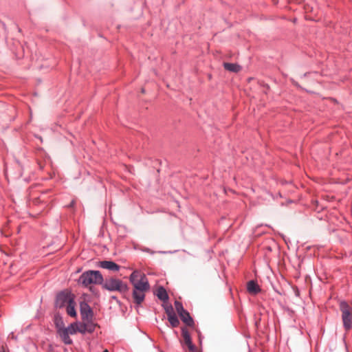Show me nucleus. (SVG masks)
I'll return each mask as SVG.
<instances>
[{
    "label": "nucleus",
    "mask_w": 352,
    "mask_h": 352,
    "mask_svg": "<svg viewBox=\"0 0 352 352\" xmlns=\"http://www.w3.org/2000/svg\"><path fill=\"white\" fill-rule=\"evenodd\" d=\"M102 287L110 292L116 291L121 293L126 292L129 289L125 283H124L121 280L115 278L106 279L104 283L102 284Z\"/></svg>",
    "instance_id": "20e7f679"
},
{
    "label": "nucleus",
    "mask_w": 352,
    "mask_h": 352,
    "mask_svg": "<svg viewBox=\"0 0 352 352\" xmlns=\"http://www.w3.org/2000/svg\"><path fill=\"white\" fill-rule=\"evenodd\" d=\"M59 335L63 341V342L66 344H70L72 342V340L69 336V333H67L65 331H63L62 329H58Z\"/></svg>",
    "instance_id": "2eb2a0df"
},
{
    "label": "nucleus",
    "mask_w": 352,
    "mask_h": 352,
    "mask_svg": "<svg viewBox=\"0 0 352 352\" xmlns=\"http://www.w3.org/2000/svg\"><path fill=\"white\" fill-rule=\"evenodd\" d=\"M223 67L226 70L235 73L240 72L241 69V67L236 63H224Z\"/></svg>",
    "instance_id": "f8f14e48"
},
{
    "label": "nucleus",
    "mask_w": 352,
    "mask_h": 352,
    "mask_svg": "<svg viewBox=\"0 0 352 352\" xmlns=\"http://www.w3.org/2000/svg\"><path fill=\"white\" fill-rule=\"evenodd\" d=\"M74 299V296L68 291H63L60 292L56 299V307L62 308L66 307L68 303L71 302Z\"/></svg>",
    "instance_id": "39448f33"
},
{
    "label": "nucleus",
    "mask_w": 352,
    "mask_h": 352,
    "mask_svg": "<svg viewBox=\"0 0 352 352\" xmlns=\"http://www.w3.org/2000/svg\"><path fill=\"white\" fill-rule=\"evenodd\" d=\"M339 307L344 328L348 331L352 327V306L346 301H341Z\"/></svg>",
    "instance_id": "7ed1b4c3"
},
{
    "label": "nucleus",
    "mask_w": 352,
    "mask_h": 352,
    "mask_svg": "<svg viewBox=\"0 0 352 352\" xmlns=\"http://www.w3.org/2000/svg\"><path fill=\"white\" fill-rule=\"evenodd\" d=\"M104 352H108V350H107V349H105V350L104 351Z\"/></svg>",
    "instance_id": "5701e85b"
},
{
    "label": "nucleus",
    "mask_w": 352,
    "mask_h": 352,
    "mask_svg": "<svg viewBox=\"0 0 352 352\" xmlns=\"http://www.w3.org/2000/svg\"><path fill=\"white\" fill-rule=\"evenodd\" d=\"M248 290L250 293L256 294L259 292L260 289L256 282L250 280L248 283Z\"/></svg>",
    "instance_id": "ddd939ff"
},
{
    "label": "nucleus",
    "mask_w": 352,
    "mask_h": 352,
    "mask_svg": "<svg viewBox=\"0 0 352 352\" xmlns=\"http://www.w3.org/2000/svg\"><path fill=\"white\" fill-rule=\"evenodd\" d=\"M63 331H65L69 334H74L77 331H78V323H72L68 327H60Z\"/></svg>",
    "instance_id": "dca6fc26"
},
{
    "label": "nucleus",
    "mask_w": 352,
    "mask_h": 352,
    "mask_svg": "<svg viewBox=\"0 0 352 352\" xmlns=\"http://www.w3.org/2000/svg\"><path fill=\"white\" fill-rule=\"evenodd\" d=\"M99 266L102 268L111 271L117 272L120 270V266L111 261H103L100 262Z\"/></svg>",
    "instance_id": "9d476101"
},
{
    "label": "nucleus",
    "mask_w": 352,
    "mask_h": 352,
    "mask_svg": "<svg viewBox=\"0 0 352 352\" xmlns=\"http://www.w3.org/2000/svg\"><path fill=\"white\" fill-rule=\"evenodd\" d=\"M179 316L182 322L186 325L189 327H192L194 325V321L187 311H185Z\"/></svg>",
    "instance_id": "9b49d317"
},
{
    "label": "nucleus",
    "mask_w": 352,
    "mask_h": 352,
    "mask_svg": "<svg viewBox=\"0 0 352 352\" xmlns=\"http://www.w3.org/2000/svg\"><path fill=\"white\" fill-rule=\"evenodd\" d=\"M168 320L169 321V322L170 323L171 326L173 327H176L179 325V321L177 317V316L175 314V315H171V316H168Z\"/></svg>",
    "instance_id": "a211bd4d"
},
{
    "label": "nucleus",
    "mask_w": 352,
    "mask_h": 352,
    "mask_svg": "<svg viewBox=\"0 0 352 352\" xmlns=\"http://www.w3.org/2000/svg\"><path fill=\"white\" fill-rule=\"evenodd\" d=\"M175 309L177 312V314L179 315L181 314L182 313L184 312L186 310L184 309L183 307V305L182 304V302H180L179 301H177L176 300L175 302Z\"/></svg>",
    "instance_id": "6ab92c4d"
},
{
    "label": "nucleus",
    "mask_w": 352,
    "mask_h": 352,
    "mask_svg": "<svg viewBox=\"0 0 352 352\" xmlns=\"http://www.w3.org/2000/svg\"><path fill=\"white\" fill-rule=\"evenodd\" d=\"M133 290H149L150 285L146 275L140 271L135 270L129 276Z\"/></svg>",
    "instance_id": "f257e3e1"
},
{
    "label": "nucleus",
    "mask_w": 352,
    "mask_h": 352,
    "mask_svg": "<svg viewBox=\"0 0 352 352\" xmlns=\"http://www.w3.org/2000/svg\"><path fill=\"white\" fill-rule=\"evenodd\" d=\"M157 296L162 300L166 301L168 299V296L167 294V292L166 289L162 287H160L157 290Z\"/></svg>",
    "instance_id": "f3484780"
},
{
    "label": "nucleus",
    "mask_w": 352,
    "mask_h": 352,
    "mask_svg": "<svg viewBox=\"0 0 352 352\" xmlns=\"http://www.w3.org/2000/svg\"><path fill=\"white\" fill-rule=\"evenodd\" d=\"M148 290H133V298L134 302L137 305H140L144 300L145 294Z\"/></svg>",
    "instance_id": "1a4fd4ad"
},
{
    "label": "nucleus",
    "mask_w": 352,
    "mask_h": 352,
    "mask_svg": "<svg viewBox=\"0 0 352 352\" xmlns=\"http://www.w3.org/2000/svg\"><path fill=\"white\" fill-rule=\"evenodd\" d=\"M96 324L90 322L89 320H85L82 324H78V332L81 333H92L96 329Z\"/></svg>",
    "instance_id": "0eeeda50"
},
{
    "label": "nucleus",
    "mask_w": 352,
    "mask_h": 352,
    "mask_svg": "<svg viewBox=\"0 0 352 352\" xmlns=\"http://www.w3.org/2000/svg\"><path fill=\"white\" fill-rule=\"evenodd\" d=\"M165 311H166V314H167L168 317V316H171V315H175V314L174 313V311H173V309L172 306L166 307L165 308Z\"/></svg>",
    "instance_id": "aec40b11"
},
{
    "label": "nucleus",
    "mask_w": 352,
    "mask_h": 352,
    "mask_svg": "<svg viewBox=\"0 0 352 352\" xmlns=\"http://www.w3.org/2000/svg\"><path fill=\"white\" fill-rule=\"evenodd\" d=\"M55 321H56V324L57 327H58V329L60 327H63V322L62 319L60 318L56 317Z\"/></svg>",
    "instance_id": "412c9836"
},
{
    "label": "nucleus",
    "mask_w": 352,
    "mask_h": 352,
    "mask_svg": "<svg viewBox=\"0 0 352 352\" xmlns=\"http://www.w3.org/2000/svg\"><path fill=\"white\" fill-rule=\"evenodd\" d=\"M184 343L186 344L190 352H201L197 349L196 346L192 344L190 333L186 328L182 329Z\"/></svg>",
    "instance_id": "423d86ee"
},
{
    "label": "nucleus",
    "mask_w": 352,
    "mask_h": 352,
    "mask_svg": "<svg viewBox=\"0 0 352 352\" xmlns=\"http://www.w3.org/2000/svg\"><path fill=\"white\" fill-rule=\"evenodd\" d=\"M80 314L83 321L90 320L92 317V311L90 307L86 302L80 304Z\"/></svg>",
    "instance_id": "6e6552de"
},
{
    "label": "nucleus",
    "mask_w": 352,
    "mask_h": 352,
    "mask_svg": "<svg viewBox=\"0 0 352 352\" xmlns=\"http://www.w3.org/2000/svg\"><path fill=\"white\" fill-rule=\"evenodd\" d=\"M102 282L103 277L99 271L85 272L79 278V283L86 287L91 284H102Z\"/></svg>",
    "instance_id": "f03ea898"
},
{
    "label": "nucleus",
    "mask_w": 352,
    "mask_h": 352,
    "mask_svg": "<svg viewBox=\"0 0 352 352\" xmlns=\"http://www.w3.org/2000/svg\"><path fill=\"white\" fill-rule=\"evenodd\" d=\"M0 352H4V351H0Z\"/></svg>",
    "instance_id": "b1692460"
},
{
    "label": "nucleus",
    "mask_w": 352,
    "mask_h": 352,
    "mask_svg": "<svg viewBox=\"0 0 352 352\" xmlns=\"http://www.w3.org/2000/svg\"><path fill=\"white\" fill-rule=\"evenodd\" d=\"M73 205H74V201H72V203H71V204H70V206H72Z\"/></svg>",
    "instance_id": "4be33fe9"
},
{
    "label": "nucleus",
    "mask_w": 352,
    "mask_h": 352,
    "mask_svg": "<svg viewBox=\"0 0 352 352\" xmlns=\"http://www.w3.org/2000/svg\"><path fill=\"white\" fill-rule=\"evenodd\" d=\"M75 305L76 303L74 302V299L72 300L71 302L68 303L66 306V311L67 314L72 317H76V311L75 310Z\"/></svg>",
    "instance_id": "4468645a"
}]
</instances>
